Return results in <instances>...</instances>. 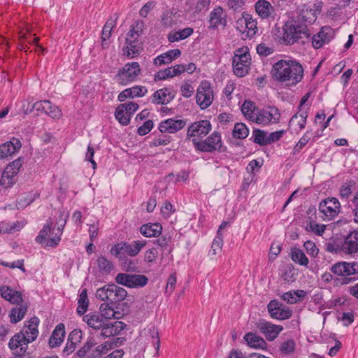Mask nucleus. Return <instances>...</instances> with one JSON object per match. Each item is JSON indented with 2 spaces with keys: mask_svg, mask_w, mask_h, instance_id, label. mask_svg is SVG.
<instances>
[{
  "mask_svg": "<svg viewBox=\"0 0 358 358\" xmlns=\"http://www.w3.org/2000/svg\"><path fill=\"white\" fill-rule=\"evenodd\" d=\"M273 75L278 81L286 83L288 85H295L302 80L303 69L296 61L280 60L273 66Z\"/></svg>",
  "mask_w": 358,
  "mask_h": 358,
  "instance_id": "f257e3e1",
  "label": "nucleus"
},
{
  "mask_svg": "<svg viewBox=\"0 0 358 358\" xmlns=\"http://www.w3.org/2000/svg\"><path fill=\"white\" fill-rule=\"evenodd\" d=\"M67 215H64L63 213L59 214V220L57 222V231L52 232V236L47 238V236L50 233L52 229V222H48L40 231L38 235L36 238V241L42 245L43 247L55 248L61 240V235L62 230L66 223Z\"/></svg>",
  "mask_w": 358,
  "mask_h": 358,
  "instance_id": "f03ea898",
  "label": "nucleus"
},
{
  "mask_svg": "<svg viewBox=\"0 0 358 358\" xmlns=\"http://www.w3.org/2000/svg\"><path fill=\"white\" fill-rule=\"evenodd\" d=\"M310 36L311 33L306 24L294 20H289L283 27L282 40L287 45H293L299 38H309Z\"/></svg>",
  "mask_w": 358,
  "mask_h": 358,
  "instance_id": "7ed1b4c3",
  "label": "nucleus"
},
{
  "mask_svg": "<svg viewBox=\"0 0 358 358\" xmlns=\"http://www.w3.org/2000/svg\"><path fill=\"white\" fill-rule=\"evenodd\" d=\"M147 241L145 240H136L128 243L122 241L113 245L110 252L114 257H118L121 255H127L130 257L136 256L141 250L146 245Z\"/></svg>",
  "mask_w": 358,
  "mask_h": 358,
  "instance_id": "20e7f679",
  "label": "nucleus"
},
{
  "mask_svg": "<svg viewBox=\"0 0 358 358\" xmlns=\"http://www.w3.org/2000/svg\"><path fill=\"white\" fill-rule=\"evenodd\" d=\"M141 72V69L138 62H128L117 71L115 79L118 84L123 86L127 85L136 81Z\"/></svg>",
  "mask_w": 358,
  "mask_h": 358,
  "instance_id": "39448f33",
  "label": "nucleus"
},
{
  "mask_svg": "<svg viewBox=\"0 0 358 358\" xmlns=\"http://www.w3.org/2000/svg\"><path fill=\"white\" fill-rule=\"evenodd\" d=\"M251 64L250 55L246 48L237 49L233 57L232 65L234 73L238 77L245 76Z\"/></svg>",
  "mask_w": 358,
  "mask_h": 358,
  "instance_id": "423d86ee",
  "label": "nucleus"
},
{
  "mask_svg": "<svg viewBox=\"0 0 358 358\" xmlns=\"http://www.w3.org/2000/svg\"><path fill=\"white\" fill-rule=\"evenodd\" d=\"M22 166V159L20 157L8 164L3 171H0V187L9 188L13 186Z\"/></svg>",
  "mask_w": 358,
  "mask_h": 358,
  "instance_id": "0eeeda50",
  "label": "nucleus"
},
{
  "mask_svg": "<svg viewBox=\"0 0 358 358\" xmlns=\"http://www.w3.org/2000/svg\"><path fill=\"white\" fill-rule=\"evenodd\" d=\"M192 143L195 148L201 152H213L216 150L221 151V134L218 131H214L204 140H192Z\"/></svg>",
  "mask_w": 358,
  "mask_h": 358,
  "instance_id": "6e6552de",
  "label": "nucleus"
},
{
  "mask_svg": "<svg viewBox=\"0 0 358 358\" xmlns=\"http://www.w3.org/2000/svg\"><path fill=\"white\" fill-rule=\"evenodd\" d=\"M341 211L339 201L335 197H329L322 200L319 204V213L324 221L334 220Z\"/></svg>",
  "mask_w": 358,
  "mask_h": 358,
  "instance_id": "1a4fd4ad",
  "label": "nucleus"
},
{
  "mask_svg": "<svg viewBox=\"0 0 358 358\" xmlns=\"http://www.w3.org/2000/svg\"><path fill=\"white\" fill-rule=\"evenodd\" d=\"M115 282L129 288H140L148 284V278L145 275L129 274L125 273H118Z\"/></svg>",
  "mask_w": 358,
  "mask_h": 358,
  "instance_id": "9d476101",
  "label": "nucleus"
},
{
  "mask_svg": "<svg viewBox=\"0 0 358 358\" xmlns=\"http://www.w3.org/2000/svg\"><path fill=\"white\" fill-rule=\"evenodd\" d=\"M214 99V94L210 84L203 80L196 90V102L203 110L208 108Z\"/></svg>",
  "mask_w": 358,
  "mask_h": 358,
  "instance_id": "9b49d317",
  "label": "nucleus"
},
{
  "mask_svg": "<svg viewBox=\"0 0 358 358\" xmlns=\"http://www.w3.org/2000/svg\"><path fill=\"white\" fill-rule=\"evenodd\" d=\"M212 129V124L210 121L204 120L196 121L191 124L187 131V138H192V140L202 141Z\"/></svg>",
  "mask_w": 358,
  "mask_h": 358,
  "instance_id": "f8f14e48",
  "label": "nucleus"
},
{
  "mask_svg": "<svg viewBox=\"0 0 358 358\" xmlns=\"http://www.w3.org/2000/svg\"><path fill=\"white\" fill-rule=\"evenodd\" d=\"M280 117L279 110L276 107L270 106L267 109L258 110L254 122L259 124L267 125L278 123Z\"/></svg>",
  "mask_w": 358,
  "mask_h": 358,
  "instance_id": "ddd939ff",
  "label": "nucleus"
},
{
  "mask_svg": "<svg viewBox=\"0 0 358 358\" xmlns=\"http://www.w3.org/2000/svg\"><path fill=\"white\" fill-rule=\"evenodd\" d=\"M267 308L270 316L273 319L279 320H287L291 317L292 315V311L289 308L275 299L268 303Z\"/></svg>",
  "mask_w": 358,
  "mask_h": 358,
  "instance_id": "4468645a",
  "label": "nucleus"
},
{
  "mask_svg": "<svg viewBox=\"0 0 358 358\" xmlns=\"http://www.w3.org/2000/svg\"><path fill=\"white\" fill-rule=\"evenodd\" d=\"M257 329L263 334L267 340L273 341L282 331L280 325H275L264 320H260L256 323Z\"/></svg>",
  "mask_w": 358,
  "mask_h": 358,
  "instance_id": "2eb2a0df",
  "label": "nucleus"
},
{
  "mask_svg": "<svg viewBox=\"0 0 358 358\" xmlns=\"http://www.w3.org/2000/svg\"><path fill=\"white\" fill-rule=\"evenodd\" d=\"M22 143L19 138H12L10 141H7L0 145V159L11 157L17 152Z\"/></svg>",
  "mask_w": 358,
  "mask_h": 358,
  "instance_id": "dca6fc26",
  "label": "nucleus"
},
{
  "mask_svg": "<svg viewBox=\"0 0 358 358\" xmlns=\"http://www.w3.org/2000/svg\"><path fill=\"white\" fill-rule=\"evenodd\" d=\"M126 327V324L123 322L116 321L109 322L106 320L103 327L101 328L100 336L103 338H108L110 336L118 335Z\"/></svg>",
  "mask_w": 358,
  "mask_h": 358,
  "instance_id": "f3484780",
  "label": "nucleus"
},
{
  "mask_svg": "<svg viewBox=\"0 0 358 358\" xmlns=\"http://www.w3.org/2000/svg\"><path fill=\"white\" fill-rule=\"evenodd\" d=\"M185 124L183 120L169 118L160 122L159 130L162 133L173 134L182 129Z\"/></svg>",
  "mask_w": 358,
  "mask_h": 358,
  "instance_id": "a211bd4d",
  "label": "nucleus"
},
{
  "mask_svg": "<svg viewBox=\"0 0 358 358\" xmlns=\"http://www.w3.org/2000/svg\"><path fill=\"white\" fill-rule=\"evenodd\" d=\"M331 271L337 275H350L358 273V263L338 262L332 266Z\"/></svg>",
  "mask_w": 358,
  "mask_h": 358,
  "instance_id": "6ab92c4d",
  "label": "nucleus"
},
{
  "mask_svg": "<svg viewBox=\"0 0 358 358\" xmlns=\"http://www.w3.org/2000/svg\"><path fill=\"white\" fill-rule=\"evenodd\" d=\"M341 250L345 254H354L358 251V230L350 232L345 237Z\"/></svg>",
  "mask_w": 358,
  "mask_h": 358,
  "instance_id": "aec40b11",
  "label": "nucleus"
},
{
  "mask_svg": "<svg viewBox=\"0 0 358 358\" xmlns=\"http://www.w3.org/2000/svg\"><path fill=\"white\" fill-rule=\"evenodd\" d=\"M237 24L238 29H239V25H245V29L243 30L240 29V31L243 33L246 32L247 36L250 38L253 37L256 34L258 29L257 22L252 17L251 15L248 14L243 15L242 19H239L237 21Z\"/></svg>",
  "mask_w": 358,
  "mask_h": 358,
  "instance_id": "412c9836",
  "label": "nucleus"
},
{
  "mask_svg": "<svg viewBox=\"0 0 358 358\" xmlns=\"http://www.w3.org/2000/svg\"><path fill=\"white\" fill-rule=\"evenodd\" d=\"M180 55L181 52L179 49L170 50L155 58L153 64L157 66L169 64L179 57Z\"/></svg>",
  "mask_w": 358,
  "mask_h": 358,
  "instance_id": "4be33fe9",
  "label": "nucleus"
},
{
  "mask_svg": "<svg viewBox=\"0 0 358 358\" xmlns=\"http://www.w3.org/2000/svg\"><path fill=\"white\" fill-rule=\"evenodd\" d=\"M175 95L168 88H162L152 94V102L157 104L164 105L170 103Z\"/></svg>",
  "mask_w": 358,
  "mask_h": 358,
  "instance_id": "5701e85b",
  "label": "nucleus"
},
{
  "mask_svg": "<svg viewBox=\"0 0 358 358\" xmlns=\"http://www.w3.org/2000/svg\"><path fill=\"white\" fill-rule=\"evenodd\" d=\"M308 115L306 112L296 113L289 120V127L294 132L299 133L305 128Z\"/></svg>",
  "mask_w": 358,
  "mask_h": 358,
  "instance_id": "b1692460",
  "label": "nucleus"
},
{
  "mask_svg": "<svg viewBox=\"0 0 358 358\" xmlns=\"http://www.w3.org/2000/svg\"><path fill=\"white\" fill-rule=\"evenodd\" d=\"M39 319L36 317H32L29 321V324L24 327V332L22 333L30 343L33 342L38 336V325Z\"/></svg>",
  "mask_w": 358,
  "mask_h": 358,
  "instance_id": "393cba45",
  "label": "nucleus"
},
{
  "mask_svg": "<svg viewBox=\"0 0 358 358\" xmlns=\"http://www.w3.org/2000/svg\"><path fill=\"white\" fill-rule=\"evenodd\" d=\"M83 321L94 329H101L106 320L101 314L88 313L83 316Z\"/></svg>",
  "mask_w": 358,
  "mask_h": 358,
  "instance_id": "a878e982",
  "label": "nucleus"
},
{
  "mask_svg": "<svg viewBox=\"0 0 358 358\" xmlns=\"http://www.w3.org/2000/svg\"><path fill=\"white\" fill-rule=\"evenodd\" d=\"M30 342L22 334H17L9 341L8 345L11 350L20 349V352L24 353L27 349V345Z\"/></svg>",
  "mask_w": 358,
  "mask_h": 358,
  "instance_id": "bb28decb",
  "label": "nucleus"
},
{
  "mask_svg": "<svg viewBox=\"0 0 358 358\" xmlns=\"http://www.w3.org/2000/svg\"><path fill=\"white\" fill-rule=\"evenodd\" d=\"M224 10L221 6H217L210 13V27L216 28L220 25H225L226 20L224 16Z\"/></svg>",
  "mask_w": 358,
  "mask_h": 358,
  "instance_id": "cd10ccee",
  "label": "nucleus"
},
{
  "mask_svg": "<svg viewBox=\"0 0 358 358\" xmlns=\"http://www.w3.org/2000/svg\"><path fill=\"white\" fill-rule=\"evenodd\" d=\"M255 10L262 19H266L274 13L273 7L266 0H259L255 3Z\"/></svg>",
  "mask_w": 358,
  "mask_h": 358,
  "instance_id": "c85d7f7f",
  "label": "nucleus"
},
{
  "mask_svg": "<svg viewBox=\"0 0 358 358\" xmlns=\"http://www.w3.org/2000/svg\"><path fill=\"white\" fill-rule=\"evenodd\" d=\"M117 25V17H110L108 18L107 22L105 23L101 35V46L103 48H106L108 46L106 42L111 36L112 30Z\"/></svg>",
  "mask_w": 358,
  "mask_h": 358,
  "instance_id": "c756f323",
  "label": "nucleus"
},
{
  "mask_svg": "<svg viewBox=\"0 0 358 358\" xmlns=\"http://www.w3.org/2000/svg\"><path fill=\"white\" fill-rule=\"evenodd\" d=\"M65 336L64 324H59L53 331L52 336L49 340L50 347L55 348L59 346L64 341Z\"/></svg>",
  "mask_w": 358,
  "mask_h": 358,
  "instance_id": "7c9ffc66",
  "label": "nucleus"
},
{
  "mask_svg": "<svg viewBox=\"0 0 358 358\" xmlns=\"http://www.w3.org/2000/svg\"><path fill=\"white\" fill-rule=\"evenodd\" d=\"M162 227L159 223H148L141 226L140 231L145 237H157L162 233Z\"/></svg>",
  "mask_w": 358,
  "mask_h": 358,
  "instance_id": "2f4dec72",
  "label": "nucleus"
},
{
  "mask_svg": "<svg viewBox=\"0 0 358 358\" xmlns=\"http://www.w3.org/2000/svg\"><path fill=\"white\" fill-rule=\"evenodd\" d=\"M330 31L329 27H323L320 32L313 36L312 44L315 49L320 48L325 43L329 41L330 37L328 34Z\"/></svg>",
  "mask_w": 358,
  "mask_h": 358,
  "instance_id": "473e14b6",
  "label": "nucleus"
},
{
  "mask_svg": "<svg viewBox=\"0 0 358 358\" xmlns=\"http://www.w3.org/2000/svg\"><path fill=\"white\" fill-rule=\"evenodd\" d=\"M244 339L247 344L252 348L264 349L266 347V341L256 334L252 332L247 333L244 336Z\"/></svg>",
  "mask_w": 358,
  "mask_h": 358,
  "instance_id": "72a5a7b5",
  "label": "nucleus"
},
{
  "mask_svg": "<svg viewBox=\"0 0 358 358\" xmlns=\"http://www.w3.org/2000/svg\"><path fill=\"white\" fill-rule=\"evenodd\" d=\"M290 257L294 263L301 266H307L309 263V260L305 253L297 248H291Z\"/></svg>",
  "mask_w": 358,
  "mask_h": 358,
  "instance_id": "f704fd0d",
  "label": "nucleus"
},
{
  "mask_svg": "<svg viewBox=\"0 0 358 358\" xmlns=\"http://www.w3.org/2000/svg\"><path fill=\"white\" fill-rule=\"evenodd\" d=\"M113 303H103L99 308L100 314L104 316V318L106 320L110 319H119L120 317V313L118 311H115L114 308L112 307Z\"/></svg>",
  "mask_w": 358,
  "mask_h": 358,
  "instance_id": "c9c22d12",
  "label": "nucleus"
},
{
  "mask_svg": "<svg viewBox=\"0 0 358 358\" xmlns=\"http://www.w3.org/2000/svg\"><path fill=\"white\" fill-rule=\"evenodd\" d=\"M120 340V338H117L111 341H106L94 349L93 354L94 356L98 358L101 357L103 355L107 354L110 350L113 349L117 345V341Z\"/></svg>",
  "mask_w": 358,
  "mask_h": 358,
  "instance_id": "e433bc0d",
  "label": "nucleus"
},
{
  "mask_svg": "<svg viewBox=\"0 0 358 358\" xmlns=\"http://www.w3.org/2000/svg\"><path fill=\"white\" fill-rule=\"evenodd\" d=\"M99 273L102 275L109 274L114 268L113 263L105 256H100L96 259Z\"/></svg>",
  "mask_w": 358,
  "mask_h": 358,
  "instance_id": "4c0bfd02",
  "label": "nucleus"
},
{
  "mask_svg": "<svg viewBox=\"0 0 358 358\" xmlns=\"http://www.w3.org/2000/svg\"><path fill=\"white\" fill-rule=\"evenodd\" d=\"M111 299L110 303H116L124 301L127 296V292L123 287H119L115 284H112L111 287Z\"/></svg>",
  "mask_w": 358,
  "mask_h": 358,
  "instance_id": "58836bf2",
  "label": "nucleus"
},
{
  "mask_svg": "<svg viewBox=\"0 0 358 358\" xmlns=\"http://www.w3.org/2000/svg\"><path fill=\"white\" fill-rule=\"evenodd\" d=\"M27 311L26 305H20L19 307L13 308L9 315L11 323H17L22 320Z\"/></svg>",
  "mask_w": 358,
  "mask_h": 358,
  "instance_id": "ea45409f",
  "label": "nucleus"
},
{
  "mask_svg": "<svg viewBox=\"0 0 358 358\" xmlns=\"http://www.w3.org/2000/svg\"><path fill=\"white\" fill-rule=\"evenodd\" d=\"M255 103L250 101H245L241 106V111L245 117L254 122L257 113Z\"/></svg>",
  "mask_w": 358,
  "mask_h": 358,
  "instance_id": "a19ab883",
  "label": "nucleus"
},
{
  "mask_svg": "<svg viewBox=\"0 0 358 358\" xmlns=\"http://www.w3.org/2000/svg\"><path fill=\"white\" fill-rule=\"evenodd\" d=\"M308 220L306 230L311 231L317 236H322L326 229V225L317 224L315 218L311 216L308 217Z\"/></svg>",
  "mask_w": 358,
  "mask_h": 358,
  "instance_id": "79ce46f5",
  "label": "nucleus"
},
{
  "mask_svg": "<svg viewBox=\"0 0 358 358\" xmlns=\"http://www.w3.org/2000/svg\"><path fill=\"white\" fill-rule=\"evenodd\" d=\"M87 292V289H83L79 295L77 313L80 315H83L87 311L88 308L89 300Z\"/></svg>",
  "mask_w": 358,
  "mask_h": 358,
  "instance_id": "37998d69",
  "label": "nucleus"
},
{
  "mask_svg": "<svg viewBox=\"0 0 358 358\" xmlns=\"http://www.w3.org/2000/svg\"><path fill=\"white\" fill-rule=\"evenodd\" d=\"M111 287L112 284L106 285L101 288L97 289L96 292V297L103 301H108L110 303L111 299Z\"/></svg>",
  "mask_w": 358,
  "mask_h": 358,
  "instance_id": "c03bdc74",
  "label": "nucleus"
},
{
  "mask_svg": "<svg viewBox=\"0 0 358 358\" xmlns=\"http://www.w3.org/2000/svg\"><path fill=\"white\" fill-rule=\"evenodd\" d=\"M176 12L174 10H166L163 12L161 16V22L164 27H170L175 24V15Z\"/></svg>",
  "mask_w": 358,
  "mask_h": 358,
  "instance_id": "a18cd8bd",
  "label": "nucleus"
},
{
  "mask_svg": "<svg viewBox=\"0 0 358 358\" xmlns=\"http://www.w3.org/2000/svg\"><path fill=\"white\" fill-rule=\"evenodd\" d=\"M45 107V114L55 119H59L62 113V110L59 108L58 106L52 104L50 101H47L44 103Z\"/></svg>",
  "mask_w": 358,
  "mask_h": 358,
  "instance_id": "49530a36",
  "label": "nucleus"
},
{
  "mask_svg": "<svg viewBox=\"0 0 358 358\" xmlns=\"http://www.w3.org/2000/svg\"><path fill=\"white\" fill-rule=\"evenodd\" d=\"M249 134V130L243 123H236L233 130V136L236 138L243 139Z\"/></svg>",
  "mask_w": 358,
  "mask_h": 358,
  "instance_id": "de8ad7c7",
  "label": "nucleus"
},
{
  "mask_svg": "<svg viewBox=\"0 0 358 358\" xmlns=\"http://www.w3.org/2000/svg\"><path fill=\"white\" fill-rule=\"evenodd\" d=\"M155 244L159 246L164 251H166L169 254L173 250V245L171 244V236H162L158 239L155 240Z\"/></svg>",
  "mask_w": 358,
  "mask_h": 358,
  "instance_id": "09e8293b",
  "label": "nucleus"
},
{
  "mask_svg": "<svg viewBox=\"0 0 358 358\" xmlns=\"http://www.w3.org/2000/svg\"><path fill=\"white\" fill-rule=\"evenodd\" d=\"M223 246V235L222 232L217 231V236L213 239L210 252L213 255H217L222 251Z\"/></svg>",
  "mask_w": 358,
  "mask_h": 358,
  "instance_id": "8fccbe9b",
  "label": "nucleus"
},
{
  "mask_svg": "<svg viewBox=\"0 0 358 358\" xmlns=\"http://www.w3.org/2000/svg\"><path fill=\"white\" fill-rule=\"evenodd\" d=\"M118 106L115 112V117L116 120L122 125H127L130 122L131 116L124 111L123 108H120Z\"/></svg>",
  "mask_w": 358,
  "mask_h": 358,
  "instance_id": "3c124183",
  "label": "nucleus"
},
{
  "mask_svg": "<svg viewBox=\"0 0 358 358\" xmlns=\"http://www.w3.org/2000/svg\"><path fill=\"white\" fill-rule=\"evenodd\" d=\"M281 353L289 355L295 350V343L293 340L289 339L282 342L280 346Z\"/></svg>",
  "mask_w": 358,
  "mask_h": 358,
  "instance_id": "603ef678",
  "label": "nucleus"
},
{
  "mask_svg": "<svg viewBox=\"0 0 358 358\" xmlns=\"http://www.w3.org/2000/svg\"><path fill=\"white\" fill-rule=\"evenodd\" d=\"M254 142L260 145H268L267 136L266 132L257 129L253 131Z\"/></svg>",
  "mask_w": 358,
  "mask_h": 358,
  "instance_id": "864d4df0",
  "label": "nucleus"
},
{
  "mask_svg": "<svg viewBox=\"0 0 358 358\" xmlns=\"http://www.w3.org/2000/svg\"><path fill=\"white\" fill-rule=\"evenodd\" d=\"M122 52L123 55H126L128 58L134 57L138 54L136 43H126V46L122 49Z\"/></svg>",
  "mask_w": 358,
  "mask_h": 358,
  "instance_id": "5fc2aeb1",
  "label": "nucleus"
},
{
  "mask_svg": "<svg viewBox=\"0 0 358 358\" xmlns=\"http://www.w3.org/2000/svg\"><path fill=\"white\" fill-rule=\"evenodd\" d=\"M148 334L152 340L153 346L155 348L156 350L158 351L160 347V341L158 331L155 328L152 327L148 329Z\"/></svg>",
  "mask_w": 358,
  "mask_h": 358,
  "instance_id": "6e6d98bb",
  "label": "nucleus"
},
{
  "mask_svg": "<svg viewBox=\"0 0 358 358\" xmlns=\"http://www.w3.org/2000/svg\"><path fill=\"white\" fill-rule=\"evenodd\" d=\"M158 257V250L155 248L148 249L144 254V261L148 263H153Z\"/></svg>",
  "mask_w": 358,
  "mask_h": 358,
  "instance_id": "4d7b16f0",
  "label": "nucleus"
},
{
  "mask_svg": "<svg viewBox=\"0 0 358 358\" xmlns=\"http://www.w3.org/2000/svg\"><path fill=\"white\" fill-rule=\"evenodd\" d=\"M303 247L307 253L312 257H315L318 255L319 249L316 247V245L314 242L311 241H307L303 243Z\"/></svg>",
  "mask_w": 358,
  "mask_h": 358,
  "instance_id": "13d9d810",
  "label": "nucleus"
},
{
  "mask_svg": "<svg viewBox=\"0 0 358 358\" xmlns=\"http://www.w3.org/2000/svg\"><path fill=\"white\" fill-rule=\"evenodd\" d=\"M173 78L170 67L159 71L154 77L155 81L164 80Z\"/></svg>",
  "mask_w": 358,
  "mask_h": 358,
  "instance_id": "bf43d9fd",
  "label": "nucleus"
},
{
  "mask_svg": "<svg viewBox=\"0 0 358 358\" xmlns=\"http://www.w3.org/2000/svg\"><path fill=\"white\" fill-rule=\"evenodd\" d=\"M95 345V343L92 340L86 341L83 346L77 352V355L79 357H84L87 353Z\"/></svg>",
  "mask_w": 358,
  "mask_h": 358,
  "instance_id": "052dcab7",
  "label": "nucleus"
},
{
  "mask_svg": "<svg viewBox=\"0 0 358 358\" xmlns=\"http://www.w3.org/2000/svg\"><path fill=\"white\" fill-rule=\"evenodd\" d=\"M129 90L131 91L132 98L142 97L148 92V90L145 87L140 85L134 86L130 87Z\"/></svg>",
  "mask_w": 358,
  "mask_h": 358,
  "instance_id": "680f3d73",
  "label": "nucleus"
},
{
  "mask_svg": "<svg viewBox=\"0 0 358 358\" xmlns=\"http://www.w3.org/2000/svg\"><path fill=\"white\" fill-rule=\"evenodd\" d=\"M119 106H120V108H123L131 117L138 109V105L135 102H128Z\"/></svg>",
  "mask_w": 358,
  "mask_h": 358,
  "instance_id": "e2e57ef3",
  "label": "nucleus"
},
{
  "mask_svg": "<svg viewBox=\"0 0 358 358\" xmlns=\"http://www.w3.org/2000/svg\"><path fill=\"white\" fill-rule=\"evenodd\" d=\"M177 282L176 274L173 273L171 274L167 280L166 292L171 294L175 289Z\"/></svg>",
  "mask_w": 358,
  "mask_h": 358,
  "instance_id": "0e129e2a",
  "label": "nucleus"
},
{
  "mask_svg": "<svg viewBox=\"0 0 358 358\" xmlns=\"http://www.w3.org/2000/svg\"><path fill=\"white\" fill-rule=\"evenodd\" d=\"M309 140L310 136L308 135V131H306L294 146V152L296 153L300 152L301 150L308 143Z\"/></svg>",
  "mask_w": 358,
  "mask_h": 358,
  "instance_id": "69168bd1",
  "label": "nucleus"
},
{
  "mask_svg": "<svg viewBox=\"0 0 358 358\" xmlns=\"http://www.w3.org/2000/svg\"><path fill=\"white\" fill-rule=\"evenodd\" d=\"M83 338V333L80 329L73 330L69 335L68 340L71 343L78 344Z\"/></svg>",
  "mask_w": 358,
  "mask_h": 358,
  "instance_id": "338daca9",
  "label": "nucleus"
},
{
  "mask_svg": "<svg viewBox=\"0 0 358 358\" xmlns=\"http://www.w3.org/2000/svg\"><path fill=\"white\" fill-rule=\"evenodd\" d=\"M153 127V122L149 120L145 121L143 124L138 128L137 132L141 136L148 134Z\"/></svg>",
  "mask_w": 358,
  "mask_h": 358,
  "instance_id": "774afa93",
  "label": "nucleus"
}]
</instances>
